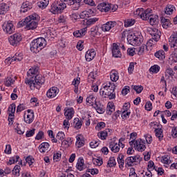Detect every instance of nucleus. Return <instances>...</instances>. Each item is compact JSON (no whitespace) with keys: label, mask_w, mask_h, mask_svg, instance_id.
<instances>
[{"label":"nucleus","mask_w":177,"mask_h":177,"mask_svg":"<svg viewBox=\"0 0 177 177\" xmlns=\"http://www.w3.org/2000/svg\"><path fill=\"white\" fill-rule=\"evenodd\" d=\"M115 84L113 82H107L102 85L100 90V94L103 97L115 99Z\"/></svg>","instance_id":"nucleus-1"},{"label":"nucleus","mask_w":177,"mask_h":177,"mask_svg":"<svg viewBox=\"0 0 177 177\" xmlns=\"http://www.w3.org/2000/svg\"><path fill=\"white\" fill-rule=\"evenodd\" d=\"M25 83L30 86L31 91L39 89V86L45 83V77L42 75H37L25 80Z\"/></svg>","instance_id":"nucleus-2"},{"label":"nucleus","mask_w":177,"mask_h":177,"mask_svg":"<svg viewBox=\"0 0 177 177\" xmlns=\"http://www.w3.org/2000/svg\"><path fill=\"white\" fill-rule=\"evenodd\" d=\"M21 26H25L26 30H35L38 27V15L33 14L26 17L24 21H21Z\"/></svg>","instance_id":"nucleus-3"},{"label":"nucleus","mask_w":177,"mask_h":177,"mask_svg":"<svg viewBox=\"0 0 177 177\" xmlns=\"http://www.w3.org/2000/svg\"><path fill=\"white\" fill-rule=\"evenodd\" d=\"M169 45L171 50H173L170 55L169 60L173 63L177 62V32H174L169 39Z\"/></svg>","instance_id":"nucleus-4"},{"label":"nucleus","mask_w":177,"mask_h":177,"mask_svg":"<svg viewBox=\"0 0 177 177\" xmlns=\"http://www.w3.org/2000/svg\"><path fill=\"white\" fill-rule=\"evenodd\" d=\"M46 46V40L44 37H39L30 43V50L33 53H38Z\"/></svg>","instance_id":"nucleus-5"},{"label":"nucleus","mask_w":177,"mask_h":177,"mask_svg":"<svg viewBox=\"0 0 177 177\" xmlns=\"http://www.w3.org/2000/svg\"><path fill=\"white\" fill-rule=\"evenodd\" d=\"M127 41L130 45L133 46H138L143 42V38L142 37V35L136 32L133 33L132 32H129V34L127 35Z\"/></svg>","instance_id":"nucleus-6"},{"label":"nucleus","mask_w":177,"mask_h":177,"mask_svg":"<svg viewBox=\"0 0 177 177\" xmlns=\"http://www.w3.org/2000/svg\"><path fill=\"white\" fill-rule=\"evenodd\" d=\"M67 8V5L66 3H60V1H54L50 6V12L53 13V15H59L63 12Z\"/></svg>","instance_id":"nucleus-7"},{"label":"nucleus","mask_w":177,"mask_h":177,"mask_svg":"<svg viewBox=\"0 0 177 177\" xmlns=\"http://www.w3.org/2000/svg\"><path fill=\"white\" fill-rule=\"evenodd\" d=\"M150 12H153L151 9H147L145 10L143 8H138L136 11H134V16L136 17H140L142 20H149V17L150 16Z\"/></svg>","instance_id":"nucleus-8"},{"label":"nucleus","mask_w":177,"mask_h":177,"mask_svg":"<svg viewBox=\"0 0 177 177\" xmlns=\"http://www.w3.org/2000/svg\"><path fill=\"white\" fill-rule=\"evenodd\" d=\"M23 39V37H21V34L20 33H15L12 35H11L8 38V41L12 46H17L21 42V40Z\"/></svg>","instance_id":"nucleus-9"},{"label":"nucleus","mask_w":177,"mask_h":177,"mask_svg":"<svg viewBox=\"0 0 177 177\" xmlns=\"http://www.w3.org/2000/svg\"><path fill=\"white\" fill-rule=\"evenodd\" d=\"M2 28L6 34H13L15 32V25L10 21L4 22L2 26Z\"/></svg>","instance_id":"nucleus-10"},{"label":"nucleus","mask_w":177,"mask_h":177,"mask_svg":"<svg viewBox=\"0 0 177 177\" xmlns=\"http://www.w3.org/2000/svg\"><path fill=\"white\" fill-rule=\"evenodd\" d=\"M138 160H139V156L127 157L124 161L126 167H134L138 164Z\"/></svg>","instance_id":"nucleus-11"},{"label":"nucleus","mask_w":177,"mask_h":177,"mask_svg":"<svg viewBox=\"0 0 177 177\" xmlns=\"http://www.w3.org/2000/svg\"><path fill=\"white\" fill-rule=\"evenodd\" d=\"M109 147L113 153H118L120 148L124 149L125 145L122 143H117L115 141H111L109 144Z\"/></svg>","instance_id":"nucleus-12"},{"label":"nucleus","mask_w":177,"mask_h":177,"mask_svg":"<svg viewBox=\"0 0 177 177\" xmlns=\"http://www.w3.org/2000/svg\"><path fill=\"white\" fill-rule=\"evenodd\" d=\"M59 92H60V90H59V88L56 86H53L48 90L46 93V96L49 99H55V97H56V96L59 95Z\"/></svg>","instance_id":"nucleus-13"},{"label":"nucleus","mask_w":177,"mask_h":177,"mask_svg":"<svg viewBox=\"0 0 177 177\" xmlns=\"http://www.w3.org/2000/svg\"><path fill=\"white\" fill-rule=\"evenodd\" d=\"M135 150L138 151H145L146 150V142L142 139H138L136 140L135 143Z\"/></svg>","instance_id":"nucleus-14"},{"label":"nucleus","mask_w":177,"mask_h":177,"mask_svg":"<svg viewBox=\"0 0 177 177\" xmlns=\"http://www.w3.org/2000/svg\"><path fill=\"white\" fill-rule=\"evenodd\" d=\"M148 31L150 35H151L152 38H153V39H156V41H160V39L161 38V31L154 28H149Z\"/></svg>","instance_id":"nucleus-15"},{"label":"nucleus","mask_w":177,"mask_h":177,"mask_svg":"<svg viewBox=\"0 0 177 177\" xmlns=\"http://www.w3.org/2000/svg\"><path fill=\"white\" fill-rule=\"evenodd\" d=\"M24 120L26 124L32 123L34 121V111H31V109H28L27 113H24Z\"/></svg>","instance_id":"nucleus-16"},{"label":"nucleus","mask_w":177,"mask_h":177,"mask_svg":"<svg viewBox=\"0 0 177 177\" xmlns=\"http://www.w3.org/2000/svg\"><path fill=\"white\" fill-rule=\"evenodd\" d=\"M116 24L117 23H115V21H108L102 26L101 30L106 32L109 31L111 28H114Z\"/></svg>","instance_id":"nucleus-17"},{"label":"nucleus","mask_w":177,"mask_h":177,"mask_svg":"<svg viewBox=\"0 0 177 177\" xmlns=\"http://www.w3.org/2000/svg\"><path fill=\"white\" fill-rule=\"evenodd\" d=\"M64 115L66 118V120H71L73 117H74V114L75 113V111H74V108H65L64 109Z\"/></svg>","instance_id":"nucleus-18"},{"label":"nucleus","mask_w":177,"mask_h":177,"mask_svg":"<svg viewBox=\"0 0 177 177\" xmlns=\"http://www.w3.org/2000/svg\"><path fill=\"white\" fill-rule=\"evenodd\" d=\"M95 56H96V51L94 49H91L87 50L85 55V58L86 62H91L95 59Z\"/></svg>","instance_id":"nucleus-19"},{"label":"nucleus","mask_w":177,"mask_h":177,"mask_svg":"<svg viewBox=\"0 0 177 177\" xmlns=\"http://www.w3.org/2000/svg\"><path fill=\"white\" fill-rule=\"evenodd\" d=\"M112 55L113 57H121L122 56L121 51L120 50V47L115 43L113 44Z\"/></svg>","instance_id":"nucleus-20"},{"label":"nucleus","mask_w":177,"mask_h":177,"mask_svg":"<svg viewBox=\"0 0 177 177\" xmlns=\"http://www.w3.org/2000/svg\"><path fill=\"white\" fill-rule=\"evenodd\" d=\"M76 168L78 169V171H84V169H86V166L85 165V160L84 158H79L76 164Z\"/></svg>","instance_id":"nucleus-21"},{"label":"nucleus","mask_w":177,"mask_h":177,"mask_svg":"<svg viewBox=\"0 0 177 177\" xmlns=\"http://www.w3.org/2000/svg\"><path fill=\"white\" fill-rule=\"evenodd\" d=\"M95 15V12L92 10V9H88L87 11H83L80 13V19H88V17H91V16H93Z\"/></svg>","instance_id":"nucleus-22"},{"label":"nucleus","mask_w":177,"mask_h":177,"mask_svg":"<svg viewBox=\"0 0 177 177\" xmlns=\"http://www.w3.org/2000/svg\"><path fill=\"white\" fill-rule=\"evenodd\" d=\"M76 146L77 149H81L85 145V140H84V136L82 135H78L76 136Z\"/></svg>","instance_id":"nucleus-23"},{"label":"nucleus","mask_w":177,"mask_h":177,"mask_svg":"<svg viewBox=\"0 0 177 177\" xmlns=\"http://www.w3.org/2000/svg\"><path fill=\"white\" fill-rule=\"evenodd\" d=\"M109 132H110V129H105L104 131H100L97 136L102 140H106L109 136Z\"/></svg>","instance_id":"nucleus-24"},{"label":"nucleus","mask_w":177,"mask_h":177,"mask_svg":"<svg viewBox=\"0 0 177 177\" xmlns=\"http://www.w3.org/2000/svg\"><path fill=\"white\" fill-rule=\"evenodd\" d=\"M94 109H95L97 113L99 114H103L104 111H106V109H104V106L101 104L100 102H95L94 105H93Z\"/></svg>","instance_id":"nucleus-25"},{"label":"nucleus","mask_w":177,"mask_h":177,"mask_svg":"<svg viewBox=\"0 0 177 177\" xmlns=\"http://www.w3.org/2000/svg\"><path fill=\"white\" fill-rule=\"evenodd\" d=\"M151 26H156L158 23V16L151 15V11L149 12V19Z\"/></svg>","instance_id":"nucleus-26"},{"label":"nucleus","mask_w":177,"mask_h":177,"mask_svg":"<svg viewBox=\"0 0 177 177\" xmlns=\"http://www.w3.org/2000/svg\"><path fill=\"white\" fill-rule=\"evenodd\" d=\"M160 161L161 162H162V164H165V168H168V165L172 163V161L171 160V157H169V156L168 155L162 156L161 157Z\"/></svg>","instance_id":"nucleus-27"},{"label":"nucleus","mask_w":177,"mask_h":177,"mask_svg":"<svg viewBox=\"0 0 177 177\" xmlns=\"http://www.w3.org/2000/svg\"><path fill=\"white\" fill-rule=\"evenodd\" d=\"M49 147H50V145H49V143L42 142L39 146V150L40 153H48V151H49Z\"/></svg>","instance_id":"nucleus-28"},{"label":"nucleus","mask_w":177,"mask_h":177,"mask_svg":"<svg viewBox=\"0 0 177 177\" xmlns=\"http://www.w3.org/2000/svg\"><path fill=\"white\" fill-rule=\"evenodd\" d=\"M120 78V75L118 71L116 70H112L110 73V79L113 82H117L118 80Z\"/></svg>","instance_id":"nucleus-29"},{"label":"nucleus","mask_w":177,"mask_h":177,"mask_svg":"<svg viewBox=\"0 0 177 177\" xmlns=\"http://www.w3.org/2000/svg\"><path fill=\"white\" fill-rule=\"evenodd\" d=\"M27 74L28 78H32V77L38 75V67L35 66L29 69Z\"/></svg>","instance_id":"nucleus-30"},{"label":"nucleus","mask_w":177,"mask_h":177,"mask_svg":"<svg viewBox=\"0 0 177 177\" xmlns=\"http://www.w3.org/2000/svg\"><path fill=\"white\" fill-rule=\"evenodd\" d=\"M114 111H115V106H114V103L109 102L106 107V114H108V115H111Z\"/></svg>","instance_id":"nucleus-31"},{"label":"nucleus","mask_w":177,"mask_h":177,"mask_svg":"<svg viewBox=\"0 0 177 177\" xmlns=\"http://www.w3.org/2000/svg\"><path fill=\"white\" fill-rule=\"evenodd\" d=\"M10 7L7 3H1L0 4V15H6Z\"/></svg>","instance_id":"nucleus-32"},{"label":"nucleus","mask_w":177,"mask_h":177,"mask_svg":"<svg viewBox=\"0 0 177 177\" xmlns=\"http://www.w3.org/2000/svg\"><path fill=\"white\" fill-rule=\"evenodd\" d=\"M30 9H32V6L28 4L27 2H25L23 3L22 6H21L20 12L21 13H26V12H28V10H30Z\"/></svg>","instance_id":"nucleus-33"},{"label":"nucleus","mask_w":177,"mask_h":177,"mask_svg":"<svg viewBox=\"0 0 177 177\" xmlns=\"http://www.w3.org/2000/svg\"><path fill=\"white\" fill-rule=\"evenodd\" d=\"M86 34V28H84L82 29H80L79 30H76L73 32L74 37H76V38H80L81 37H84Z\"/></svg>","instance_id":"nucleus-34"},{"label":"nucleus","mask_w":177,"mask_h":177,"mask_svg":"<svg viewBox=\"0 0 177 177\" xmlns=\"http://www.w3.org/2000/svg\"><path fill=\"white\" fill-rule=\"evenodd\" d=\"M73 145V138L68 137L66 139H64L62 142V146H63L65 148L70 147Z\"/></svg>","instance_id":"nucleus-35"},{"label":"nucleus","mask_w":177,"mask_h":177,"mask_svg":"<svg viewBox=\"0 0 177 177\" xmlns=\"http://www.w3.org/2000/svg\"><path fill=\"white\" fill-rule=\"evenodd\" d=\"M49 5V0H39L37 2V6L40 9H46Z\"/></svg>","instance_id":"nucleus-36"},{"label":"nucleus","mask_w":177,"mask_h":177,"mask_svg":"<svg viewBox=\"0 0 177 177\" xmlns=\"http://www.w3.org/2000/svg\"><path fill=\"white\" fill-rule=\"evenodd\" d=\"M86 102L89 106H94L96 103H97V102H96V98L93 95H90L88 96L86 98Z\"/></svg>","instance_id":"nucleus-37"},{"label":"nucleus","mask_w":177,"mask_h":177,"mask_svg":"<svg viewBox=\"0 0 177 177\" xmlns=\"http://www.w3.org/2000/svg\"><path fill=\"white\" fill-rule=\"evenodd\" d=\"M176 8L173 5L168 4L165 8V13L166 15H171L174 12H175Z\"/></svg>","instance_id":"nucleus-38"},{"label":"nucleus","mask_w":177,"mask_h":177,"mask_svg":"<svg viewBox=\"0 0 177 177\" xmlns=\"http://www.w3.org/2000/svg\"><path fill=\"white\" fill-rule=\"evenodd\" d=\"M154 56L159 59V60H164V59H165V52L162 50H160L155 53Z\"/></svg>","instance_id":"nucleus-39"},{"label":"nucleus","mask_w":177,"mask_h":177,"mask_svg":"<svg viewBox=\"0 0 177 177\" xmlns=\"http://www.w3.org/2000/svg\"><path fill=\"white\" fill-rule=\"evenodd\" d=\"M15 162H20L21 165V160L20 159V156H15L13 157H11L9 160V164L10 165H12V164H15Z\"/></svg>","instance_id":"nucleus-40"},{"label":"nucleus","mask_w":177,"mask_h":177,"mask_svg":"<svg viewBox=\"0 0 177 177\" xmlns=\"http://www.w3.org/2000/svg\"><path fill=\"white\" fill-rule=\"evenodd\" d=\"M155 133L156 138H158V140H160V142H161L162 140V138H164V135L162 134V129H156Z\"/></svg>","instance_id":"nucleus-41"},{"label":"nucleus","mask_w":177,"mask_h":177,"mask_svg":"<svg viewBox=\"0 0 177 177\" xmlns=\"http://www.w3.org/2000/svg\"><path fill=\"white\" fill-rule=\"evenodd\" d=\"M23 60V53H17L15 56L12 57V61L14 62H21Z\"/></svg>","instance_id":"nucleus-42"},{"label":"nucleus","mask_w":177,"mask_h":177,"mask_svg":"<svg viewBox=\"0 0 177 177\" xmlns=\"http://www.w3.org/2000/svg\"><path fill=\"white\" fill-rule=\"evenodd\" d=\"M160 70H161V68L160 66L155 64L149 68V73H152V74H157L160 72Z\"/></svg>","instance_id":"nucleus-43"},{"label":"nucleus","mask_w":177,"mask_h":177,"mask_svg":"<svg viewBox=\"0 0 177 177\" xmlns=\"http://www.w3.org/2000/svg\"><path fill=\"white\" fill-rule=\"evenodd\" d=\"M91 32L93 37H96V35H100V31L99 30V27L97 26L91 28Z\"/></svg>","instance_id":"nucleus-44"},{"label":"nucleus","mask_w":177,"mask_h":177,"mask_svg":"<svg viewBox=\"0 0 177 177\" xmlns=\"http://www.w3.org/2000/svg\"><path fill=\"white\" fill-rule=\"evenodd\" d=\"M117 165V162L115 161V158L111 157L108 161L106 167H109L111 168L113 167H115Z\"/></svg>","instance_id":"nucleus-45"},{"label":"nucleus","mask_w":177,"mask_h":177,"mask_svg":"<svg viewBox=\"0 0 177 177\" xmlns=\"http://www.w3.org/2000/svg\"><path fill=\"white\" fill-rule=\"evenodd\" d=\"M124 155L119 154L117 158L118 162L119 164V168H124Z\"/></svg>","instance_id":"nucleus-46"},{"label":"nucleus","mask_w":177,"mask_h":177,"mask_svg":"<svg viewBox=\"0 0 177 177\" xmlns=\"http://www.w3.org/2000/svg\"><path fill=\"white\" fill-rule=\"evenodd\" d=\"M26 161L28 164V165L30 168H32L34 167L33 164H34V162H35V159H34V158H32V156H28L26 158Z\"/></svg>","instance_id":"nucleus-47"},{"label":"nucleus","mask_w":177,"mask_h":177,"mask_svg":"<svg viewBox=\"0 0 177 177\" xmlns=\"http://www.w3.org/2000/svg\"><path fill=\"white\" fill-rule=\"evenodd\" d=\"M101 6L102 12H109V10H111V6L109 3H103Z\"/></svg>","instance_id":"nucleus-48"},{"label":"nucleus","mask_w":177,"mask_h":177,"mask_svg":"<svg viewBox=\"0 0 177 177\" xmlns=\"http://www.w3.org/2000/svg\"><path fill=\"white\" fill-rule=\"evenodd\" d=\"M20 165H15L12 170V175H15V176H20Z\"/></svg>","instance_id":"nucleus-49"},{"label":"nucleus","mask_w":177,"mask_h":177,"mask_svg":"<svg viewBox=\"0 0 177 177\" xmlns=\"http://www.w3.org/2000/svg\"><path fill=\"white\" fill-rule=\"evenodd\" d=\"M157 42H158V40L154 39V38L152 37L147 42L146 47L151 48V46H153V45H156V44H157Z\"/></svg>","instance_id":"nucleus-50"},{"label":"nucleus","mask_w":177,"mask_h":177,"mask_svg":"<svg viewBox=\"0 0 177 177\" xmlns=\"http://www.w3.org/2000/svg\"><path fill=\"white\" fill-rule=\"evenodd\" d=\"M135 24V19H129L124 21V27H131Z\"/></svg>","instance_id":"nucleus-51"},{"label":"nucleus","mask_w":177,"mask_h":177,"mask_svg":"<svg viewBox=\"0 0 177 177\" xmlns=\"http://www.w3.org/2000/svg\"><path fill=\"white\" fill-rule=\"evenodd\" d=\"M99 21V18H91L88 20L86 21V26H92L93 24H95V23H96V21Z\"/></svg>","instance_id":"nucleus-52"},{"label":"nucleus","mask_w":177,"mask_h":177,"mask_svg":"<svg viewBox=\"0 0 177 177\" xmlns=\"http://www.w3.org/2000/svg\"><path fill=\"white\" fill-rule=\"evenodd\" d=\"M165 75L170 76L171 78H175V72H174V70L171 68L166 69Z\"/></svg>","instance_id":"nucleus-53"},{"label":"nucleus","mask_w":177,"mask_h":177,"mask_svg":"<svg viewBox=\"0 0 177 177\" xmlns=\"http://www.w3.org/2000/svg\"><path fill=\"white\" fill-rule=\"evenodd\" d=\"M48 134L49 138H50L51 142H53V143H57V139L55 138V135L53 134V131L48 130Z\"/></svg>","instance_id":"nucleus-54"},{"label":"nucleus","mask_w":177,"mask_h":177,"mask_svg":"<svg viewBox=\"0 0 177 177\" xmlns=\"http://www.w3.org/2000/svg\"><path fill=\"white\" fill-rule=\"evenodd\" d=\"M8 114H15L16 113V104H11L8 107Z\"/></svg>","instance_id":"nucleus-55"},{"label":"nucleus","mask_w":177,"mask_h":177,"mask_svg":"<svg viewBox=\"0 0 177 177\" xmlns=\"http://www.w3.org/2000/svg\"><path fill=\"white\" fill-rule=\"evenodd\" d=\"M104 128H106V123L103 122H98L95 126L96 131H102Z\"/></svg>","instance_id":"nucleus-56"},{"label":"nucleus","mask_w":177,"mask_h":177,"mask_svg":"<svg viewBox=\"0 0 177 177\" xmlns=\"http://www.w3.org/2000/svg\"><path fill=\"white\" fill-rule=\"evenodd\" d=\"M56 138L58 140L62 142L63 140L66 138V134H64L63 131H59L57 133Z\"/></svg>","instance_id":"nucleus-57"},{"label":"nucleus","mask_w":177,"mask_h":177,"mask_svg":"<svg viewBox=\"0 0 177 177\" xmlns=\"http://www.w3.org/2000/svg\"><path fill=\"white\" fill-rule=\"evenodd\" d=\"M81 1L82 0H78V1L75 2L74 4H72V9L73 10H78V9H80V6H81Z\"/></svg>","instance_id":"nucleus-58"},{"label":"nucleus","mask_w":177,"mask_h":177,"mask_svg":"<svg viewBox=\"0 0 177 177\" xmlns=\"http://www.w3.org/2000/svg\"><path fill=\"white\" fill-rule=\"evenodd\" d=\"M155 171L157 172L158 176H162V175H164L165 171L162 167H156Z\"/></svg>","instance_id":"nucleus-59"},{"label":"nucleus","mask_w":177,"mask_h":177,"mask_svg":"<svg viewBox=\"0 0 177 177\" xmlns=\"http://www.w3.org/2000/svg\"><path fill=\"white\" fill-rule=\"evenodd\" d=\"M24 110H26V104H19L17 107V113H21Z\"/></svg>","instance_id":"nucleus-60"},{"label":"nucleus","mask_w":177,"mask_h":177,"mask_svg":"<svg viewBox=\"0 0 177 177\" xmlns=\"http://www.w3.org/2000/svg\"><path fill=\"white\" fill-rule=\"evenodd\" d=\"M60 158H62V153L59 152L54 153L53 160L56 162L60 161Z\"/></svg>","instance_id":"nucleus-61"},{"label":"nucleus","mask_w":177,"mask_h":177,"mask_svg":"<svg viewBox=\"0 0 177 177\" xmlns=\"http://www.w3.org/2000/svg\"><path fill=\"white\" fill-rule=\"evenodd\" d=\"M34 135H35V129L27 131L26 133V138H31V136H34Z\"/></svg>","instance_id":"nucleus-62"},{"label":"nucleus","mask_w":177,"mask_h":177,"mask_svg":"<svg viewBox=\"0 0 177 177\" xmlns=\"http://www.w3.org/2000/svg\"><path fill=\"white\" fill-rule=\"evenodd\" d=\"M171 136L174 139H177V127H173L171 128Z\"/></svg>","instance_id":"nucleus-63"},{"label":"nucleus","mask_w":177,"mask_h":177,"mask_svg":"<svg viewBox=\"0 0 177 177\" xmlns=\"http://www.w3.org/2000/svg\"><path fill=\"white\" fill-rule=\"evenodd\" d=\"M133 88L136 91V93H141L143 91V86H133Z\"/></svg>","instance_id":"nucleus-64"}]
</instances>
